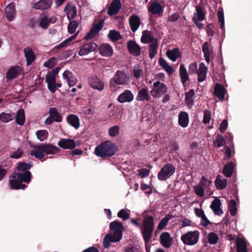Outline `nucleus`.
Masks as SVG:
<instances>
[{
    "instance_id": "f257e3e1",
    "label": "nucleus",
    "mask_w": 252,
    "mask_h": 252,
    "mask_svg": "<svg viewBox=\"0 0 252 252\" xmlns=\"http://www.w3.org/2000/svg\"><path fill=\"white\" fill-rule=\"evenodd\" d=\"M60 149L57 146L51 144H40L35 147V150L31 151V156H34L36 158L41 161L45 160L48 157L44 158L45 155H55L59 153ZM49 158L52 157H49Z\"/></svg>"
},
{
    "instance_id": "f03ea898",
    "label": "nucleus",
    "mask_w": 252,
    "mask_h": 252,
    "mask_svg": "<svg viewBox=\"0 0 252 252\" xmlns=\"http://www.w3.org/2000/svg\"><path fill=\"white\" fill-rule=\"evenodd\" d=\"M109 227L114 234H107L104 238L103 245L105 248H108L111 242L119 241L122 238L123 231L125 228L122 223L117 220L110 222Z\"/></svg>"
},
{
    "instance_id": "7ed1b4c3",
    "label": "nucleus",
    "mask_w": 252,
    "mask_h": 252,
    "mask_svg": "<svg viewBox=\"0 0 252 252\" xmlns=\"http://www.w3.org/2000/svg\"><path fill=\"white\" fill-rule=\"evenodd\" d=\"M117 150L118 147L114 143L107 141L97 146L94 153L97 157L105 158L115 155Z\"/></svg>"
},
{
    "instance_id": "20e7f679",
    "label": "nucleus",
    "mask_w": 252,
    "mask_h": 252,
    "mask_svg": "<svg viewBox=\"0 0 252 252\" xmlns=\"http://www.w3.org/2000/svg\"><path fill=\"white\" fill-rule=\"evenodd\" d=\"M154 229V218L152 216H146L144 218L141 233L145 244L149 243L153 236Z\"/></svg>"
},
{
    "instance_id": "39448f33",
    "label": "nucleus",
    "mask_w": 252,
    "mask_h": 252,
    "mask_svg": "<svg viewBox=\"0 0 252 252\" xmlns=\"http://www.w3.org/2000/svg\"><path fill=\"white\" fill-rule=\"evenodd\" d=\"M199 236L200 233L198 230L189 231L182 235L181 239L184 244L192 246L198 242Z\"/></svg>"
},
{
    "instance_id": "423d86ee",
    "label": "nucleus",
    "mask_w": 252,
    "mask_h": 252,
    "mask_svg": "<svg viewBox=\"0 0 252 252\" xmlns=\"http://www.w3.org/2000/svg\"><path fill=\"white\" fill-rule=\"evenodd\" d=\"M175 172V167L171 163L164 165L159 171L158 178L160 181H165L171 177Z\"/></svg>"
},
{
    "instance_id": "0eeeda50",
    "label": "nucleus",
    "mask_w": 252,
    "mask_h": 252,
    "mask_svg": "<svg viewBox=\"0 0 252 252\" xmlns=\"http://www.w3.org/2000/svg\"><path fill=\"white\" fill-rule=\"evenodd\" d=\"M49 114V116L46 118L44 122L46 125H50L54 121L60 123L63 120V117L58 112L57 108L52 107L50 108Z\"/></svg>"
},
{
    "instance_id": "6e6552de",
    "label": "nucleus",
    "mask_w": 252,
    "mask_h": 252,
    "mask_svg": "<svg viewBox=\"0 0 252 252\" xmlns=\"http://www.w3.org/2000/svg\"><path fill=\"white\" fill-rule=\"evenodd\" d=\"M126 83V74L123 71L118 70L116 74L110 81L109 86L111 89H115V85H121Z\"/></svg>"
},
{
    "instance_id": "1a4fd4ad",
    "label": "nucleus",
    "mask_w": 252,
    "mask_h": 252,
    "mask_svg": "<svg viewBox=\"0 0 252 252\" xmlns=\"http://www.w3.org/2000/svg\"><path fill=\"white\" fill-rule=\"evenodd\" d=\"M98 48V46L94 42L87 43L81 47L78 54L80 56L86 55L95 51Z\"/></svg>"
},
{
    "instance_id": "9d476101",
    "label": "nucleus",
    "mask_w": 252,
    "mask_h": 252,
    "mask_svg": "<svg viewBox=\"0 0 252 252\" xmlns=\"http://www.w3.org/2000/svg\"><path fill=\"white\" fill-rule=\"evenodd\" d=\"M88 82L90 86L94 89L100 91L104 89L103 82L97 76L93 75L90 77Z\"/></svg>"
},
{
    "instance_id": "9b49d317",
    "label": "nucleus",
    "mask_w": 252,
    "mask_h": 252,
    "mask_svg": "<svg viewBox=\"0 0 252 252\" xmlns=\"http://www.w3.org/2000/svg\"><path fill=\"white\" fill-rule=\"evenodd\" d=\"M164 7V4L161 1H155L151 3L148 7V11L153 14H159L163 11Z\"/></svg>"
},
{
    "instance_id": "f8f14e48",
    "label": "nucleus",
    "mask_w": 252,
    "mask_h": 252,
    "mask_svg": "<svg viewBox=\"0 0 252 252\" xmlns=\"http://www.w3.org/2000/svg\"><path fill=\"white\" fill-rule=\"evenodd\" d=\"M127 48L129 53L134 57H138L141 54V47L135 41H128L127 43Z\"/></svg>"
},
{
    "instance_id": "ddd939ff",
    "label": "nucleus",
    "mask_w": 252,
    "mask_h": 252,
    "mask_svg": "<svg viewBox=\"0 0 252 252\" xmlns=\"http://www.w3.org/2000/svg\"><path fill=\"white\" fill-rule=\"evenodd\" d=\"M159 242L163 247L169 248L173 242V238L169 232H164L160 235Z\"/></svg>"
},
{
    "instance_id": "4468645a",
    "label": "nucleus",
    "mask_w": 252,
    "mask_h": 252,
    "mask_svg": "<svg viewBox=\"0 0 252 252\" xmlns=\"http://www.w3.org/2000/svg\"><path fill=\"white\" fill-rule=\"evenodd\" d=\"M58 145L63 149H73L76 144L73 139L61 138L58 142Z\"/></svg>"
},
{
    "instance_id": "2eb2a0df",
    "label": "nucleus",
    "mask_w": 252,
    "mask_h": 252,
    "mask_svg": "<svg viewBox=\"0 0 252 252\" xmlns=\"http://www.w3.org/2000/svg\"><path fill=\"white\" fill-rule=\"evenodd\" d=\"M70 22L68 26V32L72 34L76 31V29L78 27L80 24V20L81 19V17H80V19H78L79 17H67Z\"/></svg>"
},
{
    "instance_id": "dca6fc26",
    "label": "nucleus",
    "mask_w": 252,
    "mask_h": 252,
    "mask_svg": "<svg viewBox=\"0 0 252 252\" xmlns=\"http://www.w3.org/2000/svg\"><path fill=\"white\" fill-rule=\"evenodd\" d=\"M52 2V0H39L32 5L35 9L45 10L51 6Z\"/></svg>"
},
{
    "instance_id": "f3484780",
    "label": "nucleus",
    "mask_w": 252,
    "mask_h": 252,
    "mask_svg": "<svg viewBox=\"0 0 252 252\" xmlns=\"http://www.w3.org/2000/svg\"><path fill=\"white\" fill-rule=\"evenodd\" d=\"M22 69L19 66H14L11 67L6 73V78L8 80H12L17 77L21 74Z\"/></svg>"
},
{
    "instance_id": "a211bd4d",
    "label": "nucleus",
    "mask_w": 252,
    "mask_h": 252,
    "mask_svg": "<svg viewBox=\"0 0 252 252\" xmlns=\"http://www.w3.org/2000/svg\"><path fill=\"white\" fill-rule=\"evenodd\" d=\"M122 4L120 0H113L107 11L110 15L117 14L121 8Z\"/></svg>"
},
{
    "instance_id": "6ab92c4d",
    "label": "nucleus",
    "mask_w": 252,
    "mask_h": 252,
    "mask_svg": "<svg viewBox=\"0 0 252 252\" xmlns=\"http://www.w3.org/2000/svg\"><path fill=\"white\" fill-rule=\"evenodd\" d=\"M99 53L103 56L110 57L112 55L113 50L112 47L108 43H103L98 48Z\"/></svg>"
},
{
    "instance_id": "aec40b11",
    "label": "nucleus",
    "mask_w": 252,
    "mask_h": 252,
    "mask_svg": "<svg viewBox=\"0 0 252 252\" xmlns=\"http://www.w3.org/2000/svg\"><path fill=\"white\" fill-rule=\"evenodd\" d=\"M167 90V86L164 83H161L158 88L152 90L151 94L154 97H159L165 94Z\"/></svg>"
},
{
    "instance_id": "412c9836",
    "label": "nucleus",
    "mask_w": 252,
    "mask_h": 252,
    "mask_svg": "<svg viewBox=\"0 0 252 252\" xmlns=\"http://www.w3.org/2000/svg\"><path fill=\"white\" fill-rule=\"evenodd\" d=\"M221 203L220 199L215 198L212 202L210 208L216 215L220 216L223 214V211L221 209Z\"/></svg>"
},
{
    "instance_id": "4be33fe9",
    "label": "nucleus",
    "mask_w": 252,
    "mask_h": 252,
    "mask_svg": "<svg viewBox=\"0 0 252 252\" xmlns=\"http://www.w3.org/2000/svg\"><path fill=\"white\" fill-rule=\"evenodd\" d=\"M166 55L171 61L175 62L177 59L181 57V52L178 48H174L172 50H168Z\"/></svg>"
},
{
    "instance_id": "5701e85b",
    "label": "nucleus",
    "mask_w": 252,
    "mask_h": 252,
    "mask_svg": "<svg viewBox=\"0 0 252 252\" xmlns=\"http://www.w3.org/2000/svg\"><path fill=\"white\" fill-rule=\"evenodd\" d=\"M179 76L183 86H185L188 81L189 80V74L184 64H181L179 67Z\"/></svg>"
},
{
    "instance_id": "b1692460",
    "label": "nucleus",
    "mask_w": 252,
    "mask_h": 252,
    "mask_svg": "<svg viewBox=\"0 0 252 252\" xmlns=\"http://www.w3.org/2000/svg\"><path fill=\"white\" fill-rule=\"evenodd\" d=\"M214 94L220 100H223L225 94L224 86L220 83H217L214 88Z\"/></svg>"
},
{
    "instance_id": "393cba45",
    "label": "nucleus",
    "mask_w": 252,
    "mask_h": 252,
    "mask_svg": "<svg viewBox=\"0 0 252 252\" xmlns=\"http://www.w3.org/2000/svg\"><path fill=\"white\" fill-rule=\"evenodd\" d=\"M63 76L67 81L70 87L74 86L77 82V79L74 76L72 72L69 70L64 71Z\"/></svg>"
},
{
    "instance_id": "a878e982",
    "label": "nucleus",
    "mask_w": 252,
    "mask_h": 252,
    "mask_svg": "<svg viewBox=\"0 0 252 252\" xmlns=\"http://www.w3.org/2000/svg\"><path fill=\"white\" fill-rule=\"evenodd\" d=\"M189 117L186 112H181L178 115L179 125L183 127H186L189 125Z\"/></svg>"
},
{
    "instance_id": "bb28decb",
    "label": "nucleus",
    "mask_w": 252,
    "mask_h": 252,
    "mask_svg": "<svg viewBox=\"0 0 252 252\" xmlns=\"http://www.w3.org/2000/svg\"><path fill=\"white\" fill-rule=\"evenodd\" d=\"M207 72V68L206 67L204 63H200L197 72L198 82H202L206 79Z\"/></svg>"
},
{
    "instance_id": "cd10ccee",
    "label": "nucleus",
    "mask_w": 252,
    "mask_h": 252,
    "mask_svg": "<svg viewBox=\"0 0 252 252\" xmlns=\"http://www.w3.org/2000/svg\"><path fill=\"white\" fill-rule=\"evenodd\" d=\"M24 52L27 61V65L32 64L35 59V55L32 49L30 47H27L24 49Z\"/></svg>"
},
{
    "instance_id": "c85d7f7f",
    "label": "nucleus",
    "mask_w": 252,
    "mask_h": 252,
    "mask_svg": "<svg viewBox=\"0 0 252 252\" xmlns=\"http://www.w3.org/2000/svg\"><path fill=\"white\" fill-rule=\"evenodd\" d=\"M66 121L69 125L76 129H77L80 126L79 118L75 115H69L66 118Z\"/></svg>"
},
{
    "instance_id": "c756f323",
    "label": "nucleus",
    "mask_w": 252,
    "mask_h": 252,
    "mask_svg": "<svg viewBox=\"0 0 252 252\" xmlns=\"http://www.w3.org/2000/svg\"><path fill=\"white\" fill-rule=\"evenodd\" d=\"M136 99L137 101H143L145 100L149 101L151 99V96L148 94V88H144L140 90L138 92Z\"/></svg>"
},
{
    "instance_id": "7c9ffc66",
    "label": "nucleus",
    "mask_w": 252,
    "mask_h": 252,
    "mask_svg": "<svg viewBox=\"0 0 252 252\" xmlns=\"http://www.w3.org/2000/svg\"><path fill=\"white\" fill-rule=\"evenodd\" d=\"M32 176V174L29 171H27L24 173H16L17 178L21 183L24 182L26 183H29L31 181Z\"/></svg>"
},
{
    "instance_id": "2f4dec72",
    "label": "nucleus",
    "mask_w": 252,
    "mask_h": 252,
    "mask_svg": "<svg viewBox=\"0 0 252 252\" xmlns=\"http://www.w3.org/2000/svg\"><path fill=\"white\" fill-rule=\"evenodd\" d=\"M234 169V165L232 161H230L226 164L222 170V173L227 178L231 177Z\"/></svg>"
},
{
    "instance_id": "473e14b6",
    "label": "nucleus",
    "mask_w": 252,
    "mask_h": 252,
    "mask_svg": "<svg viewBox=\"0 0 252 252\" xmlns=\"http://www.w3.org/2000/svg\"><path fill=\"white\" fill-rule=\"evenodd\" d=\"M158 41L157 39H155L149 45V56L150 59H153L155 58L158 53Z\"/></svg>"
},
{
    "instance_id": "72a5a7b5",
    "label": "nucleus",
    "mask_w": 252,
    "mask_h": 252,
    "mask_svg": "<svg viewBox=\"0 0 252 252\" xmlns=\"http://www.w3.org/2000/svg\"><path fill=\"white\" fill-rule=\"evenodd\" d=\"M221 176L218 175L217 176L215 181V184L216 188L219 190L224 189L227 185V180L226 179H221Z\"/></svg>"
},
{
    "instance_id": "f704fd0d",
    "label": "nucleus",
    "mask_w": 252,
    "mask_h": 252,
    "mask_svg": "<svg viewBox=\"0 0 252 252\" xmlns=\"http://www.w3.org/2000/svg\"><path fill=\"white\" fill-rule=\"evenodd\" d=\"M129 24L131 30L133 32H135L139 28L140 24V20L139 17H130L129 19Z\"/></svg>"
},
{
    "instance_id": "c9c22d12",
    "label": "nucleus",
    "mask_w": 252,
    "mask_h": 252,
    "mask_svg": "<svg viewBox=\"0 0 252 252\" xmlns=\"http://www.w3.org/2000/svg\"><path fill=\"white\" fill-rule=\"evenodd\" d=\"M48 18V17H42L39 23V27L46 29L49 27L50 23H54L57 20L56 17H51L49 20Z\"/></svg>"
},
{
    "instance_id": "e433bc0d",
    "label": "nucleus",
    "mask_w": 252,
    "mask_h": 252,
    "mask_svg": "<svg viewBox=\"0 0 252 252\" xmlns=\"http://www.w3.org/2000/svg\"><path fill=\"white\" fill-rule=\"evenodd\" d=\"M155 39H157L154 38L151 34V32L148 31H144L142 32L141 41L143 43H152Z\"/></svg>"
},
{
    "instance_id": "4c0bfd02",
    "label": "nucleus",
    "mask_w": 252,
    "mask_h": 252,
    "mask_svg": "<svg viewBox=\"0 0 252 252\" xmlns=\"http://www.w3.org/2000/svg\"><path fill=\"white\" fill-rule=\"evenodd\" d=\"M195 94L194 91L190 89L185 94V102L188 106L190 107L194 104L193 97Z\"/></svg>"
},
{
    "instance_id": "58836bf2",
    "label": "nucleus",
    "mask_w": 252,
    "mask_h": 252,
    "mask_svg": "<svg viewBox=\"0 0 252 252\" xmlns=\"http://www.w3.org/2000/svg\"><path fill=\"white\" fill-rule=\"evenodd\" d=\"M25 122L24 110L22 108L18 110L16 114V122L20 126H23Z\"/></svg>"
},
{
    "instance_id": "ea45409f",
    "label": "nucleus",
    "mask_w": 252,
    "mask_h": 252,
    "mask_svg": "<svg viewBox=\"0 0 252 252\" xmlns=\"http://www.w3.org/2000/svg\"><path fill=\"white\" fill-rule=\"evenodd\" d=\"M64 12L67 16H76L77 14L76 7L74 4L68 3L64 9Z\"/></svg>"
},
{
    "instance_id": "a19ab883",
    "label": "nucleus",
    "mask_w": 252,
    "mask_h": 252,
    "mask_svg": "<svg viewBox=\"0 0 252 252\" xmlns=\"http://www.w3.org/2000/svg\"><path fill=\"white\" fill-rule=\"evenodd\" d=\"M10 185L11 188L14 189H24L27 187L26 185L22 184L20 180L18 179H11L10 180Z\"/></svg>"
},
{
    "instance_id": "79ce46f5",
    "label": "nucleus",
    "mask_w": 252,
    "mask_h": 252,
    "mask_svg": "<svg viewBox=\"0 0 252 252\" xmlns=\"http://www.w3.org/2000/svg\"><path fill=\"white\" fill-rule=\"evenodd\" d=\"M46 82L47 83V87L50 91L54 90L55 88L53 85L55 84L56 77L52 76L48 74L46 75Z\"/></svg>"
},
{
    "instance_id": "37998d69",
    "label": "nucleus",
    "mask_w": 252,
    "mask_h": 252,
    "mask_svg": "<svg viewBox=\"0 0 252 252\" xmlns=\"http://www.w3.org/2000/svg\"><path fill=\"white\" fill-rule=\"evenodd\" d=\"M108 38L113 42L117 41L122 38V36L120 33L115 30H110L108 34Z\"/></svg>"
},
{
    "instance_id": "c03bdc74",
    "label": "nucleus",
    "mask_w": 252,
    "mask_h": 252,
    "mask_svg": "<svg viewBox=\"0 0 252 252\" xmlns=\"http://www.w3.org/2000/svg\"><path fill=\"white\" fill-rule=\"evenodd\" d=\"M174 216L172 215L168 214L165 216L158 223L157 228L158 230H161L164 228V227L167 225L168 221L173 218Z\"/></svg>"
},
{
    "instance_id": "a18cd8bd",
    "label": "nucleus",
    "mask_w": 252,
    "mask_h": 252,
    "mask_svg": "<svg viewBox=\"0 0 252 252\" xmlns=\"http://www.w3.org/2000/svg\"><path fill=\"white\" fill-rule=\"evenodd\" d=\"M15 117L14 113H6L4 112L0 114V121L3 123H7L13 120Z\"/></svg>"
},
{
    "instance_id": "49530a36",
    "label": "nucleus",
    "mask_w": 252,
    "mask_h": 252,
    "mask_svg": "<svg viewBox=\"0 0 252 252\" xmlns=\"http://www.w3.org/2000/svg\"><path fill=\"white\" fill-rule=\"evenodd\" d=\"M237 250L247 249V245L244 237H237L235 240Z\"/></svg>"
},
{
    "instance_id": "de8ad7c7",
    "label": "nucleus",
    "mask_w": 252,
    "mask_h": 252,
    "mask_svg": "<svg viewBox=\"0 0 252 252\" xmlns=\"http://www.w3.org/2000/svg\"><path fill=\"white\" fill-rule=\"evenodd\" d=\"M208 242L210 244H216L219 240V236L214 232H210L207 236Z\"/></svg>"
},
{
    "instance_id": "09e8293b",
    "label": "nucleus",
    "mask_w": 252,
    "mask_h": 252,
    "mask_svg": "<svg viewBox=\"0 0 252 252\" xmlns=\"http://www.w3.org/2000/svg\"><path fill=\"white\" fill-rule=\"evenodd\" d=\"M228 209L230 211V215L234 216L237 213V209L236 208V202L235 200L232 199L228 205Z\"/></svg>"
},
{
    "instance_id": "8fccbe9b",
    "label": "nucleus",
    "mask_w": 252,
    "mask_h": 252,
    "mask_svg": "<svg viewBox=\"0 0 252 252\" xmlns=\"http://www.w3.org/2000/svg\"><path fill=\"white\" fill-rule=\"evenodd\" d=\"M36 135L40 141H43L47 138L48 132L46 130H38L36 132Z\"/></svg>"
},
{
    "instance_id": "3c124183",
    "label": "nucleus",
    "mask_w": 252,
    "mask_h": 252,
    "mask_svg": "<svg viewBox=\"0 0 252 252\" xmlns=\"http://www.w3.org/2000/svg\"><path fill=\"white\" fill-rule=\"evenodd\" d=\"M32 166V165L30 163L23 162H20L18 164L17 169L19 171L26 172L28 171V170L30 169Z\"/></svg>"
},
{
    "instance_id": "603ef678",
    "label": "nucleus",
    "mask_w": 252,
    "mask_h": 252,
    "mask_svg": "<svg viewBox=\"0 0 252 252\" xmlns=\"http://www.w3.org/2000/svg\"><path fill=\"white\" fill-rule=\"evenodd\" d=\"M15 4L14 2L9 3L5 8V11L7 16H13L16 14L15 9Z\"/></svg>"
},
{
    "instance_id": "864d4df0",
    "label": "nucleus",
    "mask_w": 252,
    "mask_h": 252,
    "mask_svg": "<svg viewBox=\"0 0 252 252\" xmlns=\"http://www.w3.org/2000/svg\"><path fill=\"white\" fill-rule=\"evenodd\" d=\"M105 19H101L97 23L95 21L93 24L92 29L99 33L103 27Z\"/></svg>"
},
{
    "instance_id": "5fc2aeb1",
    "label": "nucleus",
    "mask_w": 252,
    "mask_h": 252,
    "mask_svg": "<svg viewBox=\"0 0 252 252\" xmlns=\"http://www.w3.org/2000/svg\"><path fill=\"white\" fill-rule=\"evenodd\" d=\"M225 143V140L221 134H218L216 141L214 142V144L217 148H220L224 145Z\"/></svg>"
},
{
    "instance_id": "6e6d98bb",
    "label": "nucleus",
    "mask_w": 252,
    "mask_h": 252,
    "mask_svg": "<svg viewBox=\"0 0 252 252\" xmlns=\"http://www.w3.org/2000/svg\"><path fill=\"white\" fill-rule=\"evenodd\" d=\"M57 63V59L52 57L44 63V66L50 68H53Z\"/></svg>"
},
{
    "instance_id": "4d7b16f0",
    "label": "nucleus",
    "mask_w": 252,
    "mask_h": 252,
    "mask_svg": "<svg viewBox=\"0 0 252 252\" xmlns=\"http://www.w3.org/2000/svg\"><path fill=\"white\" fill-rule=\"evenodd\" d=\"M119 126H114L109 128V134L111 137H115L119 133Z\"/></svg>"
},
{
    "instance_id": "13d9d810",
    "label": "nucleus",
    "mask_w": 252,
    "mask_h": 252,
    "mask_svg": "<svg viewBox=\"0 0 252 252\" xmlns=\"http://www.w3.org/2000/svg\"><path fill=\"white\" fill-rule=\"evenodd\" d=\"M205 19V17H193L192 20L195 24L196 26L199 29L203 28V24L200 23V21H202Z\"/></svg>"
},
{
    "instance_id": "bf43d9fd",
    "label": "nucleus",
    "mask_w": 252,
    "mask_h": 252,
    "mask_svg": "<svg viewBox=\"0 0 252 252\" xmlns=\"http://www.w3.org/2000/svg\"><path fill=\"white\" fill-rule=\"evenodd\" d=\"M194 190L195 193L199 196L202 197L204 195V189L200 184L194 186Z\"/></svg>"
},
{
    "instance_id": "052dcab7",
    "label": "nucleus",
    "mask_w": 252,
    "mask_h": 252,
    "mask_svg": "<svg viewBox=\"0 0 252 252\" xmlns=\"http://www.w3.org/2000/svg\"><path fill=\"white\" fill-rule=\"evenodd\" d=\"M74 36H72L65 40H64L63 41L61 42L60 44L56 46L55 48L59 49L63 47H65L69 43H70L74 38Z\"/></svg>"
},
{
    "instance_id": "680f3d73",
    "label": "nucleus",
    "mask_w": 252,
    "mask_h": 252,
    "mask_svg": "<svg viewBox=\"0 0 252 252\" xmlns=\"http://www.w3.org/2000/svg\"><path fill=\"white\" fill-rule=\"evenodd\" d=\"M197 72V64L195 62L191 63L189 67V74H195Z\"/></svg>"
},
{
    "instance_id": "e2e57ef3",
    "label": "nucleus",
    "mask_w": 252,
    "mask_h": 252,
    "mask_svg": "<svg viewBox=\"0 0 252 252\" xmlns=\"http://www.w3.org/2000/svg\"><path fill=\"white\" fill-rule=\"evenodd\" d=\"M98 34V32L93 30L92 28H91V29L90 30L89 32L87 33L84 38L86 40H88L95 37Z\"/></svg>"
},
{
    "instance_id": "0e129e2a",
    "label": "nucleus",
    "mask_w": 252,
    "mask_h": 252,
    "mask_svg": "<svg viewBox=\"0 0 252 252\" xmlns=\"http://www.w3.org/2000/svg\"><path fill=\"white\" fill-rule=\"evenodd\" d=\"M211 113L209 111L205 110L204 111V116L203 123L205 124L209 123L211 120Z\"/></svg>"
},
{
    "instance_id": "69168bd1",
    "label": "nucleus",
    "mask_w": 252,
    "mask_h": 252,
    "mask_svg": "<svg viewBox=\"0 0 252 252\" xmlns=\"http://www.w3.org/2000/svg\"><path fill=\"white\" fill-rule=\"evenodd\" d=\"M197 16H205V10L203 5L199 4L196 7Z\"/></svg>"
},
{
    "instance_id": "338daca9",
    "label": "nucleus",
    "mask_w": 252,
    "mask_h": 252,
    "mask_svg": "<svg viewBox=\"0 0 252 252\" xmlns=\"http://www.w3.org/2000/svg\"><path fill=\"white\" fill-rule=\"evenodd\" d=\"M23 155V151L21 149H18L17 151L13 152L10 155V157L12 158L18 159L20 158Z\"/></svg>"
},
{
    "instance_id": "774afa93",
    "label": "nucleus",
    "mask_w": 252,
    "mask_h": 252,
    "mask_svg": "<svg viewBox=\"0 0 252 252\" xmlns=\"http://www.w3.org/2000/svg\"><path fill=\"white\" fill-rule=\"evenodd\" d=\"M212 184V182L210 180H208L205 176L202 177L200 181V184L204 187H209L210 184Z\"/></svg>"
}]
</instances>
